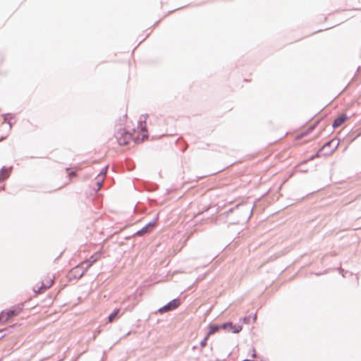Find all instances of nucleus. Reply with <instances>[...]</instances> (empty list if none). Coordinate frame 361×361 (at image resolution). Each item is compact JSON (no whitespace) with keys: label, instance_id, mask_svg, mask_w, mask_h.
Masks as SVG:
<instances>
[{"label":"nucleus","instance_id":"obj_38","mask_svg":"<svg viewBox=\"0 0 361 361\" xmlns=\"http://www.w3.org/2000/svg\"><path fill=\"white\" fill-rule=\"evenodd\" d=\"M242 361H254L253 360H250V359H245Z\"/></svg>","mask_w":361,"mask_h":361},{"label":"nucleus","instance_id":"obj_36","mask_svg":"<svg viewBox=\"0 0 361 361\" xmlns=\"http://www.w3.org/2000/svg\"><path fill=\"white\" fill-rule=\"evenodd\" d=\"M132 237H133V235H130V236H127V237H126V238H125V239H126V240H129V239H130Z\"/></svg>","mask_w":361,"mask_h":361},{"label":"nucleus","instance_id":"obj_1","mask_svg":"<svg viewBox=\"0 0 361 361\" xmlns=\"http://www.w3.org/2000/svg\"><path fill=\"white\" fill-rule=\"evenodd\" d=\"M119 145L125 146L129 144L133 135L125 128H120L115 133Z\"/></svg>","mask_w":361,"mask_h":361},{"label":"nucleus","instance_id":"obj_7","mask_svg":"<svg viewBox=\"0 0 361 361\" xmlns=\"http://www.w3.org/2000/svg\"><path fill=\"white\" fill-rule=\"evenodd\" d=\"M24 308L23 303H18L8 309L5 310V312L6 314V319H9L10 318L18 315Z\"/></svg>","mask_w":361,"mask_h":361},{"label":"nucleus","instance_id":"obj_28","mask_svg":"<svg viewBox=\"0 0 361 361\" xmlns=\"http://www.w3.org/2000/svg\"><path fill=\"white\" fill-rule=\"evenodd\" d=\"M338 269L339 273L342 275V276H343V278H345V274L347 273V271H345L343 268H341V267H339Z\"/></svg>","mask_w":361,"mask_h":361},{"label":"nucleus","instance_id":"obj_21","mask_svg":"<svg viewBox=\"0 0 361 361\" xmlns=\"http://www.w3.org/2000/svg\"><path fill=\"white\" fill-rule=\"evenodd\" d=\"M302 165L303 164H302L300 162L295 166V168L298 169V171L301 173H307L308 170L307 169L303 168Z\"/></svg>","mask_w":361,"mask_h":361},{"label":"nucleus","instance_id":"obj_15","mask_svg":"<svg viewBox=\"0 0 361 361\" xmlns=\"http://www.w3.org/2000/svg\"><path fill=\"white\" fill-rule=\"evenodd\" d=\"M322 152H323V151L321 149V148H319V150L315 154L311 155L306 160H303L302 161H301V164H305L307 162L310 161L314 159L315 158L320 157L322 155H323V154H322Z\"/></svg>","mask_w":361,"mask_h":361},{"label":"nucleus","instance_id":"obj_2","mask_svg":"<svg viewBox=\"0 0 361 361\" xmlns=\"http://www.w3.org/2000/svg\"><path fill=\"white\" fill-rule=\"evenodd\" d=\"M254 207H255V205H253L252 207H248L246 204H238L235 207H231L228 210H227V211L221 213V214H219V218L226 217L229 214L232 213L235 209H238L239 208H241V212H245L246 214H247L249 212V215H248V216L247 218V220L248 221L250 219V218L251 217L252 214V211H253Z\"/></svg>","mask_w":361,"mask_h":361},{"label":"nucleus","instance_id":"obj_12","mask_svg":"<svg viewBox=\"0 0 361 361\" xmlns=\"http://www.w3.org/2000/svg\"><path fill=\"white\" fill-rule=\"evenodd\" d=\"M208 329H209V331L206 334H207V336H210L211 335L217 332L220 329H222V328L221 327V324H212V323L209 324Z\"/></svg>","mask_w":361,"mask_h":361},{"label":"nucleus","instance_id":"obj_23","mask_svg":"<svg viewBox=\"0 0 361 361\" xmlns=\"http://www.w3.org/2000/svg\"><path fill=\"white\" fill-rule=\"evenodd\" d=\"M209 338V336H207V334H206L204 338L200 343V345L201 348H204L206 346Z\"/></svg>","mask_w":361,"mask_h":361},{"label":"nucleus","instance_id":"obj_32","mask_svg":"<svg viewBox=\"0 0 361 361\" xmlns=\"http://www.w3.org/2000/svg\"><path fill=\"white\" fill-rule=\"evenodd\" d=\"M256 357V351H255V348H252V357Z\"/></svg>","mask_w":361,"mask_h":361},{"label":"nucleus","instance_id":"obj_44","mask_svg":"<svg viewBox=\"0 0 361 361\" xmlns=\"http://www.w3.org/2000/svg\"><path fill=\"white\" fill-rule=\"evenodd\" d=\"M203 212H199V213H198V215L202 214Z\"/></svg>","mask_w":361,"mask_h":361},{"label":"nucleus","instance_id":"obj_20","mask_svg":"<svg viewBox=\"0 0 361 361\" xmlns=\"http://www.w3.org/2000/svg\"><path fill=\"white\" fill-rule=\"evenodd\" d=\"M3 117L4 121L7 123L9 125L10 128L12 127V123L10 121V119L12 118L10 114H4L1 115Z\"/></svg>","mask_w":361,"mask_h":361},{"label":"nucleus","instance_id":"obj_27","mask_svg":"<svg viewBox=\"0 0 361 361\" xmlns=\"http://www.w3.org/2000/svg\"><path fill=\"white\" fill-rule=\"evenodd\" d=\"M68 176L70 178H75L77 176V173L76 171H71L68 172Z\"/></svg>","mask_w":361,"mask_h":361},{"label":"nucleus","instance_id":"obj_14","mask_svg":"<svg viewBox=\"0 0 361 361\" xmlns=\"http://www.w3.org/2000/svg\"><path fill=\"white\" fill-rule=\"evenodd\" d=\"M319 123V121H317L316 122H314V123L309 126L305 131L302 132L300 135H298V137L300 138L307 136L309 133H310L312 131L314 130V128L317 126Z\"/></svg>","mask_w":361,"mask_h":361},{"label":"nucleus","instance_id":"obj_10","mask_svg":"<svg viewBox=\"0 0 361 361\" xmlns=\"http://www.w3.org/2000/svg\"><path fill=\"white\" fill-rule=\"evenodd\" d=\"M12 169L13 166H10L8 168L3 166L0 169V182H3L8 178Z\"/></svg>","mask_w":361,"mask_h":361},{"label":"nucleus","instance_id":"obj_34","mask_svg":"<svg viewBox=\"0 0 361 361\" xmlns=\"http://www.w3.org/2000/svg\"><path fill=\"white\" fill-rule=\"evenodd\" d=\"M171 190H172L171 188L166 189V194H169L171 192Z\"/></svg>","mask_w":361,"mask_h":361},{"label":"nucleus","instance_id":"obj_31","mask_svg":"<svg viewBox=\"0 0 361 361\" xmlns=\"http://www.w3.org/2000/svg\"><path fill=\"white\" fill-rule=\"evenodd\" d=\"M6 335V333H4V330L0 329V340L2 339Z\"/></svg>","mask_w":361,"mask_h":361},{"label":"nucleus","instance_id":"obj_6","mask_svg":"<svg viewBox=\"0 0 361 361\" xmlns=\"http://www.w3.org/2000/svg\"><path fill=\"white\" fill-rule=\"evenodd\" d=\"M221 327L226 332H231L233 334H238L243 329V326L241 324H235L231 321L221 324Z\"/></svg>","mask_w":361,"mask_h":361},{"label":"nucleus","instance_id":"obj_37","mask_svg":"<svg viewBox=\"0 0 361 361\" xmlns=\"http://www.w3.org/2000/svg\"><path fill=\"white\" fill-rule=\"evenodd\" d=\"M322 273H321V272L315 273V275H316V276H320V275H322Z\"/></svg>","mask_w":361,"mask_h":361},{"label":"nucleus","instance_id":"obj_45","mask_svg":"<svg viewBox=\"0 0 361 361\" xmlns=\"http://www.w3.org/2000/svg\"><path fill=\"white\" fill-rule=\"evenodd\" d=\"M180 140V137L179 138H177L176 140V143L178 142V141Z\"/></svg>","mask_w":361,"mask_h":361},{"label":"nucleus","instance_id":"obj_16","mask_svg":"<svg viewBox=\"0 0 361 361\" xmlns=\"http://www.w3.org/2000/svg\"><path fill=\"white\" fill-rule=\"evenodd\" d=\"M120 312V309L116 308L114 309L111 314L108 316V322H113L116 318L118 317Z\"/></svg>","mask_w":361,"mask_h":361},{"label":"nucleus","instance_id":"obj_22","mask_svg":"<svg viewBox=\"0 0 361 361\" xmlns=\"http://www.w3.org/2000/svg\"><path fill=\"white\" fill-rule=\"evenodd\" d=\"M6 314L5 312V310L1 311L0 313V323L6 322L8 319H6Z\"/></svg>","mask_w":361,"mask_h":361},{"label":"nucleus","instance_id":"obj_35","mask_svg":"<svg viewBox=\"0 0 361 361\" xmlns=\"http://www.w3.org/2000/svg\"><path fill=\"white\" fill-rule=\"evenodd\" d=\"M145 137H148V134H143L141 140H142Z\"/></svg>","mask_w":361,"mask_h":361},{"label":"nucleus","instance_id":"obj_5","mask_svg":"<svg viewBox=\"0 0 361 361\" xmlns=\"http://www.w3.org/2000/svg\"><path fill=\"white\" fill-rule=\"evenodd\" d=\"M158 219L159 214H157L156 216L152 220L146 224L142 228L135 232L133 234V236H142L149 233L154 228V225L156 222L158 221Z\"/></svg>","mask_w":361,"mask_h":361},{"label":"nucleus","instance_id":"obj_26","mask_svg":"<svg viewBox=\"0 0 361 361\" xmlns=\"http://www.w3.org/2000/svg\"><path fill=\"white\" fill-rule=\"evenodd\" d=\"M250 319H251V315L246 316V317H244L242 318V321L245 324L250 323Z\"/></svg>","mask_w":361,"mask_h":361},{"label":"nucleus","instance_id":"obj_29","mask_svg":"<svg viewBox=\"0 0 361 361\" xmlns=\"http://www.w3.org/2000/svg\"><path fill=\"white\" fill-rule=\"evenodd\" d=\"M127 116V114H125V116H123V118H120L119 120H118V123L120 126L122 125V122L124 121L125 118H126Z\"/></svg>","mask_w":361,"mask_h":361},{"label":"nucleus","instance_id":"obj_24","mask_svg":"<svg viewBox=\"0 0 361 361\" xmlns=\"http://www.w3.org/2000/svg\"><path fill=\"white\" fill-rule=\"evenodd\" d=\"M102 183H103V179L98 180L96 182L97 188H96V189H94L96 192H97V191L100 189V188H101V186H102Z\"/></svg>","mask_w":361,"mask_h":361},{"label":"nucleus","instance_id":"obj_3","mask_svg":"<svg viewBox=\"0 0 361 361\" xmlns=\"http://www.w3.org/2000/svg\"><path fill=\"white\" fill-rule=\"evenodd\" d=\"M340 144V140H336V139H331L326 142L321 148L323 152V156H328L333 154L338 147Z\"/></svg>","mask_w":361,"mask_h":361},{"label":"nucleus","instance_id":"obj_11","mask_svg":"<svg viewBox=\"0 0 361 361\" xmlns=\"http://www.w3.org/2000/svg\"><path fill=\"white\" fill-rule=\"evenodd\" d=\"M147 116L148 114H142L140 116V119L138 120L137 128L140 130L141 132H145L147 130L146 120Z\"/></svg>","mask_w":361,"mask_h":361},{"label":"nucleus","instance_id":"obj_30","mask_svg":"<svg viewBox=\"0 0 361 361\" xmlns=\"http://www.w3.org/2000/svg\"><path fill=\"white\" fill-rule=\"evenodd\" d=\"M157 187H158L157 185L153 184V185H152V187L147 190H150V191L155 190L157 188Z\"/></svg>","mask_w":361,"mask_h":361},{"label":"nucleus","instance_id":"obj_19","mask_svg":"<svg viewBox=\"0 0 361 361\" xmlns=\"http://www.w3.org/2000/svg\"><path fill=\"white\" fill-rule=\"evenodd\" d=\"M19 326L18 325V324H13L6 328H4V329H1L2 330H4V333H6L7 334H10L13 331V329Z\"/></svg>","mask_w":361,"mask_h":361},{"label":"nucleus","instance_id":"obj_41","mask_svg":"<svg viewBox=\"0 0 361 361\" xmlns=\"http://www.w3.org/2000/svg\"><path fill=\"white\" fill-rule=\"evenodd\" d=\"M69 170H70V168H69V167H66V171H68Z\"/></svg>","mask_w":361,"mask_h":361},{"label":"nucleus","instance_id":"obj_8","mask_svg":"<svg viewBox=\"0 0 361 361\" xmlns=\"http://www.w3.org/2000/svg\"><path fill=\"white\" fill-rule=\"evenodd\" d=\"M85 274V271H82L80 266L77 265L73 267L68 273L69 280L72 279H80Z\"/></svg>","mask_w":361,"mask_h":361},{"label":"nucleus","instance_id":"obj_42","mask_svg":"<svg viewBox=\"0 0 361 361\" xmlns=\"http://www.w3.org/2000/svg\"><path fill=\"white\" fill-rule=\"evenodd\" d=\"M4 138H5V137H1L0 138V141H1V140H3Z\"/></svg>","mask_w":361,"mask_h":361},{"label":"nucleus","instance_id":"obj_39","mask_svg":"<svg viewBox=\"0 0 361 361\" xmlns=\"http://www.w3.org/2000/svg\"><path fill=\"white\" fill-rule=\"evenodd\" d=\"M51 300H52L51 297L50 295H49V300L50 302H51Z\"/></svg>","mask_w":361,"mask_h":361},{"label":"nucleus","instance_id":"obj_13","mask_svg":"<svg viewBox=\"0 0 361 361\" xmlns=\"http://www.w3.org/2000/svg\"><path fill=\"white\" fill-rule=\"evenodd\" d=\"M102 255L103 251L102 250H98L92 254L87 260L92 265L102 257Z\"/></svg>","mask_w":361,"mask_h":361},{"label":"nucleus","instance_id":"obj_4","mask_svg":"<svg viewBox=\"0 0 361 361\" xmlns=\"http://www.w3.org/2000/svg\"><path fill=\"white\" fill-rule=\"evenodd\" d=\"M181 300L178 297L176 298L169 301V302H167L164 306L159 307L158 310L156 312V313L159 312L160 314H162L164 312L175 310L181 305Z\"/></svg>","mask_w":361,"mask_h":361},{"label":"nucleus","instance_id":"obj_33","mask_svg":"<svg viewBox=\"0 0 361 361\" xmlns=\"http://www.w3.org/2000/svg\"><path fill=\"white\" fill-rule=\"evenodd\" d=\"M251 319H252L253 322H255L257 319V312L255 313L252 316H251Z\"/></svg>","mask_w":361,"mask_h":361},{"label":"nucleus","instance_id":"obj_25","mask_svg":"<svg viewBox=\"0 0 361 361\" xmlns=\"http://www.w3.org/2000/svg\"><path fill=\"white\" fill-rule=\"evenodd\" d=\"M108 168H109V166H108V165H107V166H104V167L101 170V171H100V173H99V175H98V176H99V175H103V176L106 175V173H107V171H108Z\"/></svg>","mask_w":361,"mask_h":361},{"label":"nucleus","instance_id":"obj_9","mask_svg":"<svg viewBox=\"0 0 361 361\" xmlns=\"http://www.w3.org/2000/svg\"><path fill=\"white\" fill-rule=\"evenodd\" d=\"M349 117L346 114H341L339 116L336 117L333 123L332 128L336 129L341 126L343 123H345L347 120H348Z\"/></svg>","mask_w":361,"mask_h":361},{"label":"nucleus","instance_id":"obj_43","mask_svg":"<svg viewBox=\"0 0 361 361\" xmlns=\"http://www.w3.org/2000/svg\"><path fill=\"white\" fill-rule=\"evenodd\" d=\"M145 38L142 39L140 42V44L142 42L145 41Z\"/></svg>","mask_w":361,"mask_h":361},{"label":"nucleus","instance_id":"obj_17","mask_svg":"<svg viewBox=\"0 0 361 361\" xmlns=\"http://www.w3.org/2000/svg\"><path fill=\"white\" fill-rule=\"evenodd\" d=\"M53 280L54 279H51L50 280V283H49V285H45L44 283V282H42L41 286H40V287H39L38 290H35V292H37L38 293H41L44 292L46 290H47L53 284Z\"/></svg>","mask_w":361,"mask_h":361},{"label":"nucleus","instance_id":"obj_40","mask_svg":"<svg viewBox=\"0 0 361 361\" xmlns=\"http://www.w3.org/2000/svg\"><path fill=\"white\" fill-rule=\"evenodd\" d=\"M361 135V131L357 134V135L356 136V137H359Z\"/></svg>","mask_w":361,"mask_h":361},{"label":"nucleus","instance_id":"obj_18","mask_svg":"<svg viewBox=\"0 0 361 361\" xmlns=\"http://www.w3.org/2000/svg\"><path fill=\"white\" fill-rule=\"evenodd\" d=\"M80 268L82 271H85V273L89 269V268L92 266V264L86 259L79 264Z\"/></svg>","mask_w":361,"mask_h":361}]
</instances>
